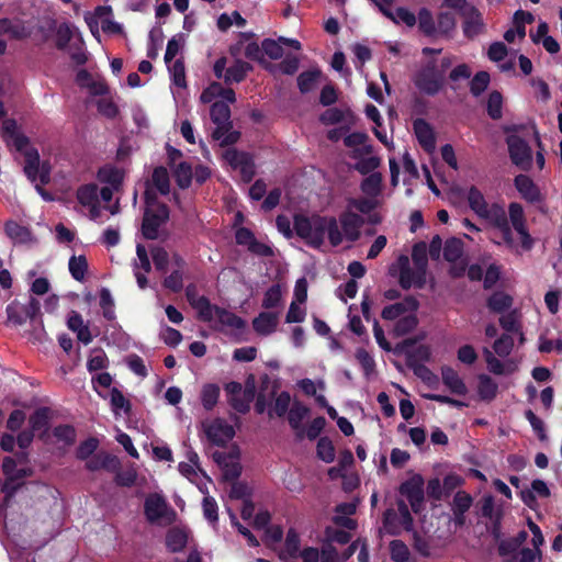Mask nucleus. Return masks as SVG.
<instances>
[{"mask_svg":"<svg viewBox=\"0 0 562 562\" xmlns=\"http://www.w3.org/2000/svg\"><path fill=\"white\" fill-rule=\"evenodd\" d=\"M196 307L205 319L215 318L222 327V330L232 335H239L245 329L246 323L236 314L224 308L212 306L205 297L196 301Z\"/></svg>","mask_w":562,"mask_h":562,"instance_id":"39448f33","label":"nucleus"},{"mask_svg":"<svg viewBox=\"0 0 562 562\" xmlns=\"http://www.w3.org/2000/svg\"><path fill=\"white\" fill-rule=\"evenodd\" d=\"M98 178L102 183L119 189L124 179V171L113 166H104L98 172Z\"/></svg>","mask_w":562,"mask_h":562,"instance_id":"c756f323","label":"nucleus"},{"mask_svg":"<svg viewBox=\"0 0 562 562\" xmlns=\"http://www.w3.org/2000/svg\"><path fill=\"white\" fill-rule=\"evenodd\" d=\"M94 103L98 112L108 119H114L119 114V108L109 92L95 99Z\"/></svg>","mask_w":562,"mask_h":562,"instance_id":"a18cd8bd","label":"nucleus"},{"mask_svg":"<svg viewBox=\"0 0 562 562\" xmlns=\"http://www.w3.org/2000/svg\"><path fill=\"white\" fill-rule=\"evenodd\" d=\"M441 379L443 384L451 391V393L460 396L467 395L468 387L464 381L452 367H441Z\"/></svg>","mask_w":562,"mask_h":562,"instance_id":"4be33fe9","label":"nucleus"},{"mask_svg":"<svg viewBox=\"0 0 562 562\" xmlns=\"http://www.w3.org/2000/svg\"><path fill=\"white\" fill-rule=\"evenodd\" d=\"M146 209L143 218L142 232L145 238L156 239L160 227L169 218V210L165 204L156 202L151 198L150 190L145 192Z\"/></svg>","mask_w":562,"mask_h":562,"instance_id":"20e7f679","label":"nucleus"},{"mask_svg":"<svg viewBox=\"0 0 562 562\" xmlns=\"http://www.w3.org/2000/svg\"><path fill=\"white\" fill-rule=\"evenodd\" d=\"M317 457L329 463V462H333L334 459H335V448L331 443V441L326 438V437H323L318 440L317 442Z\"/></svg>","mask_w":562,"mask_h":562,"instance_id":"774afa93","label":"nucleus"},{"mask_svg":"<svg viewBox=\"0 0 562 562\" xmlns=\"http://www.w3.org/2000/svg\"><path fill=\"white\" fill-rule=\"evenodd\" d=\"M513 305V297L502 291L494 292L488 299L486 306L491 312L503 313Z\"/></svg>","mask_w":562,"mask_h":562,"instance_id":"c9c22d12","label":"nucleus"},{"mask_svg":"<svg viewBox=\"0 0 562 562\" xmlns=\"http://www.w3.org/2000/svg\"><path fill=\"white\" fill-rule=\"evenodd\" d=\"M220 397V387L216 384H205L201 392V402L206 411H211Z\"/></svg>","mask_w":562,"mask_h":562,"instance_id":"5fc2aeb1","label":"nucleus"},{"mask_svg":"<svg viewBox=\"0 0 562 562\" xmlns=\"http://www.w3.org/2000/svg\"><path fill=\"white\" fill-rule=\"evenodd\" d=\"M90 31L93 32V24L100 25L104 33L117 34L122 32V25L113 21L112 8L109 5L98 7L91 15L86 16Z\"/></svg>","mask_w":562,"mask_h":562,"instance_id":"ddd939ff","label":"nucleus"},{"mask_svg":"<svg viewBox=\"0 0 562 562\" xmlns=\"http://www.w3.org/2000/svg\"><path fill=\"white\" fill-rule=\"evenodd\" d=\"M67 326L77 335V339L83 345H89L92 341L93 335L78 312L71 311L69 313L67 317Z\"/></svg>","mask_w":562,"mask_h":562,"instance_id":"412c9836","label":"nucleus"},{"mask_svg":"<svg viewBox=\"0 0 562 562\" xmlns=\"http://www.w3.org/2000/svg\"><path fill=\"white\" fill-rule=\"evenodd\" d=\"M415 87L427 95H436L445 85V76L439 71L437 61L429 60L414 75Z\"/></svg>","mask_w":562,"mask_h":562,"instance_id":"423d86ee","label":"nucleus"},{"mask_svg":"<svg viewBox=\"0 0 562 562\" xmlns=\"http://www.w3.org/2000/svg\"><path fill=\"white\" fill-rule=\"evenodd\" d=\"M390 555L394 562H407L409 559V549L402 540H392L390 542Z\"/></svg>","mask_w":562,"mask_h":562,"instance_id":"052dcab7","label":"nucleus"},{"mask_svg":"<svg viewBox=\"0 0 562 562\" xmlns=\"http://www.w3.org/2000/svg\"><path fill=\"white\" fill-rule=\"evenodd\" d=\"M412 259L414 267L418 270V279L422 281L423 274H427L428 258L426 243L419 241L413 246Z\"/></svg>","mask_w":562,"mask_h":562,"instance_id":"7c9ffc66","label":"nucleus"},{"mask_svg":"<svg viewBox=\"0 0 562 562\" xmlns=\"http://www.w3.org/2000/svg\"><path fill=\"white\" fill-rule=\"evenodd\" d=\"M250 69L251 66L247 61L236 60L226 69L224 80L227 83L240 82Z\"/></svg>","mask_w":562,"mask_h":562,"instance_id":"58836bf2","label":"nucleus"},{"mask_svg":"<svg viewBox=\"0 0 562 562\" xmlns=\"http://www.w3.org/2000/svg\"><path fill=\"white\" fill-rule=\"evenodd\" d=\"M99 190L97 184H86L78 189L77 199L83 206L89 207L90 216L92 220H98L100 216L99 204Z\"/></svg>","mask_w":562,"mask_h":562,"instance_id":"aec40b11","label":"nucleus"},{"mask_svg":"<svg viewBox=\"0 0 562 562\" xmlns=\"http://www.w3.org/2000/svg\"><path fill=\"white\" fill-rule=\"evenodd\" d=\"M418 307V300L413 295H407L401 302L385 306L382 310L381 317L385 321H395L407 313H415Z\"/></svg>","mask_w":562,"mask_h":562,"instance_id":"dca6fc26","label":"nucleus"},{"mask_svg":"<svg viewBox=\"0 0 562 562\" xmlns=\"http://www.w3.org/2000/svg\"><path fill=\"white\" fill-rule=\"evenodd\" d=\"M326 540L322 551L314 547L302 549L297 559L302 562H339L338 552L330 543L347 544L351 537V504H340L336 507L333 524L326 528Z\"/></svg>","mask_w":562,"mask_h":562,"instance_id":"f257e3e1","label":"nucleus"},{"mask_svg":"<svg viewBox=\"0 0 562 562\" xmlns=\"http://www.w3.org/2000/svg\"><path fill=\"white\" fill-rule=\"evenodd\" d=\"M294 229L299 237L313 247H319L326 235L333 246L342 241V233L333 217L297 215L294 218Z\"/></svg>","mask_w":562,"mask_h":562,"instance_id":"7ed1b4c3","label":"nucleus"},{"mask_svg":"<svg viewBox=\"0 0 562 562\" xmlns=\"http://www.w3.org/2000/svg\"><path fill=\"white\" fill-rule=\"evenodd\" d=\"M188 542V532L184 529L171 528L166 536L167 548L172 552L181 551Z\"/></svg>","mask_w":562,"mask_h":562,"instance_id":"e433bc0d","label":"nucleus"},{"mask_svg":"<svg viewBox=\"0 0 562 562\" xmlns=\"http://www.w3.org/2000/svg\"><path fill=\"white\" fill-rule=\"evenodd\" d=\"M351 474V454L345 453L340 459L337 467H333L328 470V475L331 480H342V487L345 491H349L350 483L348 476Z\"/></svg>","mask_w":562,"mask_h":562,"instance_id":"b1692460","label":"nucleus"},{"mask_svg":"<svg viewBox=\"0 0 562 562\" xmlns=\"http://www.w3.org/2000/svg\"><path fill=\"white\" fill-rule=\"evenodd\" d=\"M301 551L300 536L295 529L291 528L285 536L284 554L289 558L296 559Z\"/></svg>","mask_w":562,"mask_h":562,"instance_id":"603ef678","label":"nucleus"},{"mask_svg":"<svg viewBox=\"0 0 562 562\" xmlns=\"http://www.w3.org/2000/svg\"><path fill=\"white\" fill-rule=\"evenodd\" d=\"M169 74L171 76V79L173 83L180 88L186 87V70L183 61L180 59H177L175 61H171L169 65H167Z\"/></svg>","mask_w":562,"mask_h":562,"instance_id":"680f3d73","label":"nucleus"},{"mask_svg":"<svg viewBox=\"0 0 562 562\" xmlns=\"http://www.w3.org/2000/svg\"><path fill=\"white\" fill-rule=\"evenodd\" d=\"M26 462V454L21 452L18 454V461H15L12 457H5L2 462V470L5 475V481L2 486V492L7 494V496H12L18 485L16 481L21 480L25 476L31 475V470L23 467L18 468V463L24 464Z\"/></svg>","mask_w":562,"mask_h":562,"instance_id":"9d476101","label":"nucleus"},{"mask_svg":"<svg viewBox=\"0 0 562 562\" xmlns=\"http://www.w3.org/2000/svg\"><path fill=\"white\" fill-rule=\"evenodd\" d=\"M506 144L513 165L522 171H529L532 167V149L529 144L518 135H508Z\"/></svg>","mask_w":562,"mask_h":562,"instance_id":"f8f14e48","label":"nucleus"},{"mask_svg":"<svg viewBox=\"0 0 562 562\" xmlns=\"http://www.w3.org/2000/svg\"><path fill=\"white\" fill-rule=\"evenodd\" d=\"M514 186L520 196L528 203L536 204L544 201V196L541 193L540 188L529 176L524 173L517 175L514 178Z\"/></svg>","mask_w":562,"mask_h":562,"instance_id":"2eb2a0df","label":"nucleus"},{"mask_svg":"<svg viewBox=\"0 0 562 562\" xmlns=\"http://www.w3.org/2000/svg\"><path fill=\"white\" fill-rule=\"evenodd\" d=\"M110 403L113 414L117 417L121 416L122 413L125 415L130 414L131 403L123 393L117 389H112L110 394Z\"/></svg>","mask_w":562,"mask_h":562,"instance_id":"a19ab883","label":"nucleus"},{"mask_svg":"<svg viewBox=\"0 0 562 562\" xmlns=\"http://www.w3.org/2000/svg\"><path fill=\"white\" fill-rule=\"evenodd\" d=\"M382 175L380 172H372L367 176L361 182V191L366 196L376 198L382 191Z\"/></svg>","mask_w":562,"mask_h":562,"instance_id":"4c0bfd02","label":"nucleus"},{"mask_svg":"<svg viewBox=\"0 0 562 562\" xmlns=\"http://www.w3.org/2000/svg\"><path fill=\"white\" fill-rule=\"evenodd\" d=\"M413 130L420 147L431 154L436 148V135L431 125L424 119H416Z\"/></svg>","mask_w":562,"mask_h":562,"instance_id":"6ab92c4d","label":"nucleus"},{"mask_svg":"<svg viewBox=\"0 0 562 562\" xmlns=\"http://www.w3.org/2000/svg\"><path fill=\"white\" fill-rule=\"evenodd\" d=\"M389 274L398 279V284L403 290H409L412 286L423 289L426 284L427 274H423V279L419 281L418 270L411 268L409 259L405 255H401L396 261L390 266Z\"/></svg>","mask_w":562,"mask_h":562,"instance_id":"6e6552de","label":"nucleus"},{"mask_svg":"<svg viewBox=\"0 0 562 562\" xmlns=\"http://www.w3.org/2000/svg\"><path fill=\"white\" fill-rule=\"evenodd\" d=\"M490 81L491 77L487 71H477L470 81V92L472 95L480 97L487 89Z\"/></svg>","mask_w":562,"mask_h":562,"instance_id":"6e6d98bb","label":"nucleus"},{"mask_svg":"<svg viewBox=\"0 0 562 562\" xmlns=\"http://www.w3.org/2000/svg\"><path fill=\"white\" fill-rule=\"evenodd\" d=\"M9 25H5V34L13 40H22L30 35V31L20 20L3 19Z\"/></svg>","mask_w":562,"mask_h":562,"instance_id":"bf43d9fd","label":"nucleus"},{"mask_svg":"<svg viewBox=\"0 0 562 562\" xmlns=\"http://www.w3.org/2000/svg\"><path fill=\"white\" fill-rule=\"evenodd\" d=\"M144 513L147 520L153 525L167 526L175 518V510L168 505L167 501L157 493L149 494L144 504Z\"/></svg>","mask_w":562,"mask_h":562,"instance_id":"0eeeda50","label":"nucleus"},{"mask_svg":"<svg viewBox=\"0 0 562 562\" xmlns=\"http://www.w3.org/2000/svg\"><path fill=\"white\" fill-rule=\"evenodd\" d=\"M5 234L14 243H26L31 239L30 231L16 222H8L4 226Z\"/></svg>","mask_w":562,"mask_h":562,"instance_id":"8fccbe9b","label":"nucleus"},{"mask_svg":"<svg viewBox=\"0 0 562 562\" xmlns=\"http://www.w3.org/2000/svg\"><path fill=\"white\" fill-rule=\"evenodd\" d=\"M212 121L217 125L213 132V137L221 142V145H229L237 142L239 134L228 132L226 124L229 122L231 111L227 103L223 101L214 102L211 106Z\"/></svg>","mask_w":562,"mask_h":562,"instance_id":"1a4fd4ad","label":"nucleus"},{"mask_svg":"<svg viewBox=\"0 0 562 562\" xmlns=\"http://www.w3.org/2000/svg\"><path fill=\"white\" fill-rule=\"evenodd\" d=\"M308 413L310 409L301 403H294L289 409V423L299 438H303L304 424L302 422L308 416Z\"/></svg>","mask_w":562,"mask_h":562,"instance_id":"393cba45","label":"nucleus"},{"mask_svg":"<svg viewBox=\"0 0 562 562\" xmlns=\"http://www.w3.org/2000/svg\"><path fill=\"white\" fill-rule=\"evenodd\" d=\"M463 241L460 238L451 237L446 240L443 246V258L448 262H456L463 255Z\"/></svg>","mask_w":562,"mask_h":562,"instance_id":"c03bdc74","label":"nucleus"},{"mask_svg":"<svg viewBox=\"0 0 562 562\" xmlns=\"http://www.w3.org/2000/svg\"><path fill=\"white\" fill-rule=\"evenodd\" d=\"M503 95L499 91L494 90L487 99L486 111L492 120H499L503 115Z\"/></svg>","mask_w":562,"mask_h":562,"instance_id":"864d4df0","label":"nucleus"},{"mask_svg":"<svg viewBox=\"0 0 562 562\" xmlns=\"http://www.w3.org/2000/svg\"><path fill=\"white\" fill-rule=\"evenodd\" d=\"M353 170L361 175H370L380 166L381 159L378 156L362 157L358 155V150L353 148Z\"/></svg>","mask_w":562,"mask_h":562,"instance_id":"2f4dec72","label":"nucleus"},{"mask_svg":"<svg viewBox=\"0 0 562 562\" xmlns=\"http://www.w3.org/2000/svg\"><path fill=\"white\" fill-rule=\"evenodd\" d=\"M416 18L418 29L425 36L434 37L437 35V25L430 10L422 8Z\"/></svg>","mask_w":562,"mask_h":562,"instance_id":"f704fd0d","label":"nucleus"},{"mask_svg":"<svg viewBox=\"0 0 562 562\" xmlns=\"http://www.w3.org/2000/svg\"><path fill=\"white\" fill-rule=\"evenodd\" d=\"M151 269L150 260L144 245L137 244L136 258L133 261V272L139 289L144 290L148 285L146 273Z\"/></svg>","mask_w":562,"mask_h":562,"instance_id":"a211bd4d","label":"nucleus"},{"mask_svg":"<svg viewBox=\"0 0 562 562\" xmlns=\"http://www.w3.org/2000/svg\"><path fill=\"white\" fill-rule=\"evenodd\" d=\"M203 427L207 439L216 446H224L235 436L234 427L222 418L204 423Z\"/></svg>","mask_w":562,"mask_h":562,"instance_id":"4468645a","label":"nucleus"},{"mask_svg":"<svg viewBox=\"0 0 562 562\" xmlns=\"http://www.w3.org/2000/svg\"><path fill=\"white\" fill-rule=\"evenodd\" d=\"M456 15L449 11H441L437 16V35L449 36L456 29Z\"/></svg>","mask_w":562,"mask_h":562,"instance_id":"49530a36","label":"nucleus"},{"mask_svg":"<svg viewBox=\"0 0 562 562\" xmlns=\"http://www.w3.org/2000/svg\"><path fill=\"white\" fill-rule=\"evenodd\" d=\"M27 318V312L21 303L13 301L7 306V319L10 325L21 326Z\"/></svg>","mask_w":562,"mask_h":562,"instance_id":"37998d69","label":"nucleus"},{"mask_svg":"<svg viewBox=\"0 0 562 562\" xmlns=\"http://www.w3.org/2000/svg\"><path fill=\"white\" fill-rule=\"evenodd\" d=\"M477 380V393L480 398L486 402L493 401L498 390L496 382L487 374H480Z\"/></svg>","mask_w":562,"mask_h":562,"instance_id":"72a5a7b5","label":"nucleus"},{"mask_svg":"<svg viewBox=\"0 0 562 562\" xmlns=\"http://www.w3.org/2000/svg\"><path fill=\"white\" fill-rule=\"evenodd\" d=\"M202 509L204 518L212 525H215L218 520V507L216 501L206 495L202 502Z\"/></svg>","mask_w":562,"mask_h":562,"instance_id":"338daca9","label":"nucleus"},{"mask_svg":"<svg viewBox=\"0 0 562 562\" xmlns=\"http://www.w3.org/2000/svg\"><path fill=\"white\" fill-rule=\"evenodd\" d=\"M431 359V350L427 345H419L406 353V366L412 368L416 364H425Z\"/></svg>","mask_w":562,"mask_h":562,"instance_id":"ea45409f","label":"nucleus"},{"mask_svg":"<svg viewBox=\"0 0 562 562\" xmlns=\"http://www.w3.org/2000/svg\"><path fill=\"white\" fill-rule=\"evenodd\" d=\"M173 171V176L177 184L181 189H187L191 184V180L193 178V171L191 165L186 161H179V164L171 168Z\"/></svg>","mask_w":562,"mask_h":562,"instance_id":"79ce46f5","label":"nucleus"},{"mask_svg":"<svg viewBox=\"0 0 562 562\" xmlns=\"http://www.w3.org/2000/svg\"><path fill=\"white\" fill-rule=\"evenodd\" d=\"M321 71L318 69H311L302 72L297 78V86L302 93L314 90L318 83Z\"/></svg>","mask_w":562,"mask_h":562,"instance_id":"09e8293b","label":"nucleus"},{"mask_svg":"<svg viewBox=\"0 0 562 562\" xmlns=\"http://www.w3.org/2000/svg\"><path fill=\"white\" fill-rule=\"evenodd\" d=\"M418 325V318L415 313H407L397 319L394 325V334L397 337L412 333Z\"/></svg>","mask_w":562,"mask_h":562,"instance_id":"de8ad7c7","label":"nucleus"},{"mask_svg":"<svg viewBox=\"0 0 562 562\" xmlns=\"http://www.w3.org/2000/svg\"><path fill=\"white\" fill-rule=\"evenodd\" d=\"M414 374L419 378L424 383L428 386H437L438 385V376L425 364H416L409 368Z\"/></svg>","mask_w":562,"mask_h":562,"instance_id":"e2e57ef3","label":"nucleus"},{"mask_svg":"<svg viewBox=\"0 0 562 562\" xmlns=\"http://www.w3.org/2000/svg\"><path fill=\"white\" fill-rule=\"evenodd\" d=\"M381 12L396 24L404 23L405 25L412 27L417 22L416 15L404 7H398L393 12L391 8H384L381 5Z\"/></svg>","mask_w":562,"mask_h":562,"instance_id":"c85d7f7f","label":"nucleus"},{"mask_svg":"<svg viewBox=\"0 0 562 562\" xmlns=\"http://www.w3.org/2000/svg\"><path fill=\"white\" fill-rule=\"evenodd\" d=\"M2 131L7 142L24 157L23 171L31 182L40 178L42 183L50 181L52 166L48 160H41L38 150L30 143V139L21 134L13 120H5Z\"/></svg>","mask_w":562,"mask_h":562,"instance_id":"f03ea898","label":"nucleus"},{"mask_svg":"<svg viewBox=\"0 0 562 562\" xmlns=\"http://www.w3.org/2000/svg\"><path fill=\"white\" fill-rule=\"evenodd\" d=\"M482 218L488 220L498 231L509 225V221L504 209L497 204H493L487 210V215H483Z\"/></svg>","mask_w":562,"mask_h":562,"instance_id":"3c124183","label":"nucleus"},{"mask_svg":"<svg viewBox=\"0 0 562 562\" xmlns=\"http://www.w3.org/2000/svg\"><path fill=\"white\" fill-rule=\"evenodd\" d=\"M69 272L71 277L77 281H82L85 279L88 263L85 256H72L69 259Z\"/></svg>","mask_w":562,"mask_h":562,"instance_id":"4d7b16f0","label":"nucleus"},{"mask_svg":"<svg viewBox=\"0 0 562 562\" xmlns=\"http://www.w3.org/2000/svg\"><path fill=\"white\" fill-rule=\"evenodd\" d=\"M278 325V315L262 312L252 322L254 329L263 336L272 334Z\"/></svg>","mask_w":562,"mask_h":562,"instance_id":"cd10ccee","label":"nucleus"},{"mask_svg":"<svg viewBox=\"0 0 562 562\" xmlns=\"http://www.w3.org/2000/svg\"><path fill=\"white\" fill-rule=\"evenodd\" d=\"M513 348H514V339L508 334H503L493 344V349H494L495 353L503 358L509 356Z\"/></svg>","mask_w":562,"mask_h":562,"instance_id":"69168bd1","label":"nucleus"},{"mask_svg":"<svg viewBox=\"0 0 562 562\" xmlns=\"http://www.w3.org/2000/svg\"><path fill=\"white\" fill-rule=\"evenodd\" d=\"M462 15L464 18L462 30L468 40H474L485 32V23L482 13L475 7L469 8Z\"/></svg>","mask_w":562,"mask_h":562,"instance_id":"f3484780","label":"nucleus"},{"mask_svg":"<svg viewBox=\"0 0 562 562\" xmlns=\"http://www.w3.org/2000/svg\"><path fill=\"white\" fill-rule=\"evenodd\" d=\"M153 189H156L160 194L167 195L170 191L169 173L166 168L157 167L151 175L150 183L147 190H150L151 198L155 200Z\"/></svg>","mask_w":562,"mask_h":562,"instance_id":"a878e982","label":"nucleus"},{"mask_svg":"<svg viewBox=\"0 0 562 562\" xmlns=\"http://www.w3.org/2000/svg\"><path fill=\"white\" fill-rule=\"evenodd\" d=\"M395 508H386L383 513L382 525L385 532L390 536H400L403 530L406 531V525Z\"/></svg>","mask_w":562,"mask_h":562,"instance_id":"5701e85b","label":"nucleus"},{"mask_svg":"<svg viewBox=\"0 0 562 562\" xmlns=\"http://www.w3.org/2000/svg\"><path fill=\"white\" fill-rule=\"evenodd\" d=\"M425 481L420 474H414L398 486V493L406 497L412 510L419 514L425 503Z\"/></svg>","mask_w":562,"mask_h":562,"instance_id":"9b49d317","label":"nucleus"},{"mask_svg":"<svg viewBox=\"0 0 562 562\" xmlns=\"http://www.w3.org/2000/svg\"><path fill=\"white\" fill-rule=\"evenodd\" d=\"M468 203L470 209L480 217L487 215L488 204L483 193L475 186H471L468 191Z\"/></svg>","mask_w":562,"mask_h":562,"instance_id":"473e14b6","label":"nucleus"},{"mask_svg":"<svg viewBox=\"0 0 562 562\" xmlns=\"http://www.w3.org/2000/svg\"><path fill=\"white\" fill-rule=\"evenodd\" d=\"M108 367V357L102 349H93L89 356L87 368L90 372Z\"/></svg>","mask_w":562,"mask_h":562,"instance_id":"0e129e2a","label":"nucleus"},{"mask_svg":"<svg viewBox=\"0 0 562 562\" xmlns=\"http://www.w3.org/2000/svg\"><path fill=\"white\" fill-rule=\"evenodd\" d=\"M178 470L181 473V475H183L190 482H192L195 485H198V487L200 488V491L203 494H207V488L206 487L203 488V486H202L203 485V480L205 479V475L202 472V470L200 468V464L180 462L179 465H178Z\"/></svg>","mask_w":562,"mask_h":562,"instance_id":"bb28decb","label":"nucleus"},{"mask_svg":"<svg viewBox=\"0 0 562 562\" xmlns=\"http://www.w3.org/2000/svg\"><path fill=\"white\" fill-rule=\"evenodd\" d=\"M254 386H247L243 394L237 397H231V405L239 413H246L249 409L250 403L254 397Z\"/></svg>","mask_w":562,"mask_h":562,"instance_id":"13d9d810","label":"nucleus"}]
</instances>
